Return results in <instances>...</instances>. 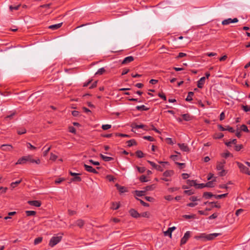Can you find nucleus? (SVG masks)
Masks as SVG:
<instances>
[{
    "instance_id": "nucleus-60",
    "label": "nucleus",
    "mask_w": 250,
    "mask_h": 250,
    "mask_svg": "<svg viewBox=\"0 0 250 250\" xmlns=\"http://www.w3.org/2000/svg\"><path fill=\"white\" fill-rule=\"evenodd\" d=\"M184 193L188 195H192L193 194V191H192V189H189V190H185L184 191Z\"/></svg>"
},
{
    "instance_id": "nucleus-28",
    "label": "nucleus",
    "mask_w": 250,
    "mask_h": 250,
    "mask_svg": "<svg viewBox=\"0 0 250 250\" xmlns=\"http://www.w3.org/2000/svg\"><path fill=\"white\" fill-rule=\"evenodd\" d=\"M120 205L119 203L113 202L112 204L111 208L113 210H116L120 208Z\"/></svg>"
},
{
    "instance_id": "nucleus-57",
    "label": "nucleus",
    "mask_w": 250,
    "mask_h": 250,
    "mask_svg": "<svg viewBox=\"0 0 250 250\" xmlns=\"http://www.w3.org/2000/svg\"><path fill=\"white\" fill-rule=\"evenodd\" d=\"M158 96L159 97L163 99L165 101H166L167 100L166 96H165V94L163 93H159L158 94Z\"/></svg>"
},
{
    "instance_id": "nucleus-25",
    "label": "nucleus",
    "mask_w": 250,
    "mask_h": 250,
    "mask_svg": "<svg viewBox=\"0 0 250 250\" xmlns=\"http://www.w3.org/2000/svg\"><path fill=\"white\" fill-rule=\"evenodd\" d=\"M208 204L210 205L211 207H215L217 208H220L221 207L220 205H216V203L213 202H204L205 205H207Z\"/></svg>"
},
{
    "instance_id": "nucleus-21",
    "label": "nucleus",
    "mask_w": 250,
    "mask_h": 250,
    "mask_svg": "<svg viewBox=\"0 0 250 250\" xmlns=\"http://www.w3.org/2000/svg\"><path fill=\"white\" fill-rule=\"evenodd\" d=\"M129 213L133 217L138 218L140 216L139 213L134 209H131L129 210Z\"/></svg>"
},
{
    "instance_id": "nucleus-58",
    "label": "nucleus",
    "mask_w": 250,
    "mask_h": 250,
    "mask_svg": "<svg viewBox=\"0 0 250 250\" xmlns=\"http://www.w3.org/2000/svg\"><path fill=\"white\" fill-rule=\"evenodd\" d=\"M164 167H163L162 166L157 165L156 169L160 171H163L164 170Z\"/></svg>"
},
{
    "instance_id": "nucleus-42",
    "label": "nucleus",
    "mask_w": 250,
    "mask_h": 250,
    "mask_svg": "<svg viewBox=\"0 0 250 250\" xmlns=\"http://www.w3.org/2000/svg\"><path fill=\"white\" fill-rule=\"evenodd\" d=\"M7 189L8 188L6 187H0V194L6 193Z\"/></svg>"
},
{
    "instance_id": "nucleus-5",
    "label": "nucleus",
    "mask_w": 250,
    "mask_h": 250,
    "mask_svg": "<svg viewBox=\"0 0 250 250\" xmlns=\"http://www.w3.org/2000/svg\"><path fill=\"white\" fill-rule=\"evenodd\" d=\"M236 164L241 172L250 175V171L247 167L244 166L243 164L238 162H237Z\"/></svg>"
},
{
    "instance_id": "nucleus-52",
    "label": "nucleus",
    "mask_w": 250,
    "mask_h": 250,
    "mask_svg": "<svg viewBox=\"0 0 250 250\" xmlns=\"http://www.w3.org/2000/svg\"><path fill=\"white\" fill-rule=\"evenodd\" d=\"M64 178H59L57 179H56L55 181V183L56 184H60V183H61L62 181H64Z\"/></svg>"
},
{
    "instance_id": "nucleus-9",
    "label": "nucleus",
    "mask_w": 250,
    "mask_h": 250,
    "mask_svg": "<svg viewBox=\"0 0 250 250\" xmlns=\"http://www.w3.org/2000/svg\"><path fill=\"white\" fill-rule=\"evenodd\" d=\"M220 235V234L218 233H211V234H204V240L205 239H206L207 240H212L214 238H215L216 237H217Z\"/></svg>"
},
{
    "instance_id": "nucleus-6",
    "label": "nucleus",
    "mask_w": 250,
    "mask_h": 250,
    "mask_svg": "<svg viewBox=\"0 0 250 250\" xmlns=\"http://www.w3.org/2000/svg\"><path fill=\"white\" fill-rule=\"evenodd\" d=\"M131 127L132 128L131 131L133 132H135L136 129H138L139 128H142L144 130H148V127L146 125H143V124L138 125L136 124H133L131 125Z\"/></svg>"
},
{
    "instance_id": "nucleus-41",
    "label": "nucleus",
    "mask_w": 250,
    "mask_h": 250,
    "mask_svg": "<svg viewBox=\"0 0 250 250\" xmlns=\"http://www.w3.org/2000/svg\"><path fill=\"white\" fill-rule=\"evenodd\" d=\"M240 129L242 131H244V132H249V130L247 127V126L245 125H242L241 126H240Z\"/></svg>"
},
{
    "instance_id": "nucleus-43",
    "label": "nucleus",
    "mask_w": 250,
    "mask_h": 250,
    "mask_svg": "<svg viewBox=\"0 0 250 250\" xmlns=\"http://www.w3.org/2000/svg\"><path fill=\"white\" fill-rule=\"evenodd\" d=\"M155 187L154 185H151L150 186H147L145 187V189L146 191L152 190Z\"/></svg>"
},
{
    "instance_id": "nucleus-32",
    "label": "nucleus",
    "mask_w": 250,
    "mask_h": 250,
    "mask_svg": "<svg viewBox=\"0 0 250 250\" xmlns=\"http://www.w3.org/2000/svg\"><path fill=\"white\" fill-rule=\"evenodd\" d=\"M237 143L236 139H233L229 142L225 143L226 145L228 146H230L232 144L236 145Z\"/></svg>"
},
{
    "instance_id": "nucleus-2",
    "label": "nucleus",
    "mask_w": 250,
    "mask_h": 250,
    "mask_svg": "<svg viewBox=\"0 0 250 250\" xmlns=\"http://www.w3.org/2000/svg\"><path fill=\"white\" fill-rule=\"evenodd\" d=\"M62 233H59L57 235L53 236L49 241V246L53 247L59 243L62 239Z\"/></svg>"
},
{
    "instance_id": "nucleus-61",
    "label": "nucleus",
    "mask_w": 250,
    "mask_h": 250,
    "mask_svg": "<svg viewBox=\"0 0 250 250\" xmlns=\"http://www.w3.org/2000/svg\"><path fill=\"white\" fill-rule=\"evenodd\" d=\"M235 150L237 151H238L241 150V149L242 148L243 146L241 145H237L236 144L235 145Z\"/></svg>"
},
{
    "instance_id": "nucleus-47",
    "label": "nucleus",
    "mask_w": 250,
    "mask_h": 250,
    "mask_svg": "<svg viewBox=\"0 0 250 250\" xmlns=\"http://www.w3.org/2000/svg\"><path fill=\"white\" fill-rule=\"evenodd\" d=\"M57 158L58 156L56 155L53 154V153H51L49 159L50 160L54 161L57 159Z\"/></svg>"
},
{
    "instance_id": "nucleus-37",
    "label": "nucleus",
    "mask_w": 250,
    "mask_h": 250,
    "mask_svg": "<svg viewBox=\"0 0 250 250\" xmlns=\"http://www.w3.org/2000/svg\"><path fill=\"white\" fill-rule=\"evenodd\" d=\"M20 6H21L20 4L17 5L16 6L10 5L9 6V9L11 11H13L14 10H17L19 9Z\"/></svg>"
},
{
    "instance_id": "nucleus-54",
    "label": "nucleus",
    "mask_w": 250,
    "mask_h": 250,
    "mask_svg": "<svg viewBox=\"0 0 250 250\" xmlns=\"http://www.w3.org/2000/svg\"><path fill=\"white\" fill-rule=\"evenodd\" d=\"M116 136L122 137H130L129 135L122 133H116Z\"/></svg>"
},
{
    "instance_id": "nucleus-22",
    "label": "nucleus",
    "mask_w": 250,
    "mask_h": 250,
    "mask_svg": "<svg viewBox=\"0 0 250 250\" xmlns=\"http://www.w3.org/2000/svg\"><path fill=\"white\" fill-rule=\"evenodd\" d=\"M62 23L61 22V23H59L58 24L51 25L48 27V28H49L51 30H55L58 29L59 28H60L62 26Z\"/></svg>"
},
{
    "instance_id": "nucleus-10",
    "label": "nucleus",
    "mask_w": 250,
    "mask_h": 250,
    "mask_svg": "<svg viewBox=\"0 0 250 250\" xmlns=\"http://www.w3.org/2000/svg\"><path fill=\"white\" fill-rule=\"evenodd\" d=\"M69 174L72 176H74V177L72 179V181H77V182H80L82 180L81 178L79 176V175L81 174L80 173L72 172V171H69Z\"/></svg>"
},
{
    "instance_id": "nucleus-13",
    "label": "nucleus",
    "mask_w": 250,
    "mask_h": 250,
    "mask_svg": "<svg viewBox=\"0 0 250 250\" xmlns=\"http://www.w3.org/2000/svg\"><path fill=\"white\" fill-rule=\"evenodd\" d=\"M0 148L3 151H10L13 148V146L12 145H8V144H4L0 146Z\"/></svg>"
},
{
    "instance_id": "nucleus-34",
    "label": "nucleus",
    "mask_w": 250,
    "mask_h": 250,
    "mask_svg": "<svg viewBox=\"0 0 250 250\" xmlns=\"http://www.w3.org/2000/svg\"><path fill=\"white\" fill-rule=\"evenodd\" d=\"M198 87L202 88L203 87V77H201L198 82Z\"/></svg>"
},
{
    "instance_id": "nucleus-12",
    "label": "nucleus",
    "mask_w": 250,
    "mask_h": 250,
    "mask_svg": "<svg viewBox=\"0 0 250 250\" xmlns=\"http://www.w3.org/2000/svg\"><path fill=\"white\" fill-rule=\"evenodd\" d=\"M83 167H84L85 170L89 172H91L96 174L98 173L97 170L90 166L84 164L83 165Z\"/></svg>"
},
{
    "instance_id": "nucleus-40",
    "label": "nucleus",
    "mask_w": 250,
    "mask_h": 250,
    "mask_svg": "<svg viewBox=\"0 0 250 250\" xmlns=\"http://www.w3.org/2000/svg\"><path fill=\"white\" fill-rule=\"evenodd\" d=\"M26 132V130L24 128L19 129L17 130V133L19 135H22Z\"/></svg>"
},
{
    "instance_id": "nucleus-29",
    "label": "nucleus",
    "mask_w": 250,
    "mask_h": 250,
    "mask_svg": "<svg viewBox=\"0 0 250 250\" xmlns=\"http://www.w3.org/2000/svg\"><path fill=\"white\" fill-rule=\"evenodd\" d=\"M183 119L186 121H188L191 120V117L188 114H184L182 115Z\"/></svg>"
},
{
    "instance_id": "nucleus-17",
    "label": "nucleus",
    "mask_w": 250,
    "mask_h": 250,
    "mask_svg": "<svg viewBox=\"0 0 250 250\" xmlns=\"http://www.w3.org/2000/svg\"><path fill=\"white\" fill-rule=\"evenodd\" d=\"M176 229V227H171V228H169L167 230H166V231L164 232V235L165 236H169L170 237H171V233H172V232L175 230Z\"/></svg>"
},
{
    "instance_id": "nucleus-55",
    "label": "nucleus",
    "mask_w": 250,
    "mask_h": 250,
    "mask_svg": "<svg viewBox=\"0 0 250 250\" xmlns=\"http://www.w3.org/2000/svg\"><path fill=\"white\" fill-rule=\"evenodd\" d=\"M137 200H138L140 203L144 207H148L149 206V204L148 203H146V202H145L144 201H143L141 199H139L138 198H137Z\"/></svg>"
},
{
    "instance_id": "nucleus-38",
    "label": "nucleus",
    "mask_w": 250,
    "mask_h": 250,
    "mask_svg": "<svg viewBox=\"0 0 250 250\" xmlns=\"http://www.w3.org/2000/svg\"><path fill=\"white\" fill-rule=\"evenodd\" d=\"M136 154L137 157L139 158H143L144 156L143 152L141 150H137L136 152Z\"/></svg>"
},
{
    "instance_id": "nucleus-14",
    "label": "nucleus",
    "mask_w": 250,
    "mask_h": 250,
    "mask_svg": "<svg viewBox=\"0 0 250 250\" xmlns=\"http://www.w3.org/2000/svg\"><path fill=\"white\" fill-rule=\"evenodd\" d=\"M28 204L36 207H40L41 205V202L38 200L29 201H28Z\"/></svg>"
},
{
    "instance_id": "nucleus-49",
    "label": "nucleus",
    "mask_w": 250,
    "mask_h": 250,
    "mask_svg": "<svg viewBox=\"0 0 250 250\" xmlns=\"http://www.w3.org/2000/svg\"><path fill=\"white\" fill-rule=\"evenodd\" d=\"M27 147L28 149H31V150H34L36 149V147L33 145H32L30 143H27L26 144Z\"/></svg>"
},
{
    "instance_id": "nucleus-31",
    "label": "nucleus",
    "mask_w": 250,
    "mask_h": 250,
    "mask_svg": "<svg viewBox=\"0 0 250 250\" xmlns=\"http://www.w3.org/2000/svg\"><path fill=\"white\" fill-rule=\"evenodd\" d=\"M214 195L210 192H204V198L209 199L212 197H214Z\"/></svg>"
},
{
    "instance_id": "nucleus-48",
    "label": "nucleus",
    "mask_w": 250,
    "mask_h": 250,
    "mask_svg": "<svg viewBox=\"0 0 250 250\" xmlns=\"http://www.w3.org/2000/svg\"><path fill=\"white\" fill-rule=\"evenodd\" d=\"M139 180L141 182H146L147 181L146 177L144 175L140 176Z\"/></svg>"
},
{
    "instance_id": "nucleus-16",
    "label": "nucleus",
    "mask_w": 250,
    "mask_h": 250,
    "mask_svg": "<svg viewBox=\"0 0 250 250\" xmlns=\"http://www.w3.org/2000/svg\"><path fill=\"white\" fill-rule=\"evenodd\" d=\"M84 223H85V222L83 220L78 219L75 222L74 225H71L70 226V227H71L73 225H75V226H77L79 227L80 228H82L84 226Z\"/></svg>"
},
{
    "instance_id": "nucleus-19",
    "label": "nucleus",
    "mask_w": 250,
    "mask_h": 250,
    "mask_svg": "<svg viewBox=\"0 0 250 250\" xmlns=\"http://www.w3.org/2000/svg\"><path fill=\"white\" fill-rule=\"evenodd\" d=\"M174 172L172 170H168L165 171L163 175L164 177H170L173 175Z\"/></svg>"
},
{
    "instance_id": "nucleus-8",
    "label": "nucleus",
    "mask_w": 250,
    "mask_h": 250,
    "mask_svg": "<svg viewBox=\"0 0 250 250\" xmlns=\"http://www.w3.org/2000/svg\"><path fill=\"white\" fill-rule=\"evenodd\" d=\"M238 21V20L236 18H235L233 19H232L231 18H228L227 19H225V20H223L222 21V24L223 25H229L230 23H236Z\"/></svg>"
},
{
    "instance_id": "nucleus-51",
    "label": "nucleus",
    "mask_w": 250,
    "mask_h": 250,
    "mask_svg": "<svg viewBox=\"0 0 250 250\" xmlns=\"http://www.w3.org/2000/svg\"><path fill=\"white\" fill-rule=\"evenodd\" d=\"M111 127V125H103L102 126V128L103 130H106Z\"/></svg>"
},
{
    "instance_id": "nucleus-30",
    "label": "nucleus",
    "mask_w": 250,
    "mask_h": 250,
    "mask_svg": "<svg viewBox=\"0 0 250 250\" xmlns=\"http://www.w3.org/2000/svg\"><path fill=\"white\" fill-rule=\"evenodd\" d=\"M128 146L130 147L134 145H136L137 143L135 140H130L126 142Z\"/></svg>"
},
{
    "instance_id": "nucleus-18",
    "label": "nucleus",
    "mask_w": 250,
    "mask_h": 250,
    "mask_svg": "<svg viewBox=\"0 0 250 250\" xmlns=\"http://www.w3.org/2000/svg\"><path fill=\"white\" fill-rule=\"evenodd\" d=\"M178 146L183 151L188 152L189 151L188 145L186 144H178Z\"/></svg>"
},
{
    "instance_id": "nucleus-62",
    "label": "nucleus",
    "mask_w": 250,
    "mask_h": 250,
    "mask_svg": "<svg viewBox=\"0 0 250 250\" xmlns=\"http://www.w3.org/2000/svg\"><path fill=\"white\" fill-rule=\"evenodd\" d=\"M50 149H51V146H49L44 151V152L43 153V156H46L47 155V154H48V152L49 151V150H50Z\"/></svg>"
},
{
    "instance_id": "nucleus-53",
    "label": "nucleus",
    "mask_w": 250,
    "mask_h": 250,
    "mask_svg": "<svg viewBox=\"0 0 250 250\" xmlns=\"http://www.w3.org/2000/svg\"><path fill=\"white\" fill-rule=\"evenodd\" d=\"M242 107L243 110L245 112L250 111V106H248L247 105H242Z\"/></svg>"
},
{
    "instance_id": "nucleus-4",
    "label": "nucleus",
    "mask_w": 250,
    "mask_h": 250,
    "mask_svg": "<svg viewBox=\"0 0 250 250\" xmlns=\"http://www.w3.org/2000/svg\"><path fill=\"white\" fill-rule=\"evenodd\" d=\"M225 163L226 161L225 160H223L222 161L218 162L217 163L216 169L218 171H220L219 175L221 176H223L226 175V172H225V170L224 169V167Z\"/></svg>"
},
{
    "instance_id": "nucleus-7",
    "label": "nucleus",
    "mask_w": 250,
    "mask_h": 250,
    "mask_svg": "<svg viewBox=\"0 0 250 250\" xmlns=\"http://www.w3.org/2000/svg\"><path fill=\"white\" fill-rule=\"evenodd\" d=\"M187 183L189 186H194L196 188H203V184H197L196 183L195 181L194 180H188L187 181Z\"/></svg>"
},
{
    "instance_id": "nucleus-35",
    "label": "nucleus",
    "mask_w": 250,
    "mask_h": 250,
    "mask_svg": "<svg viewBox=\"0 0 250 250\" xmlns=\"http://www.w3.org/2000/svg\"><path fill=\"white\" fill-rule=\"evenodd\" d=\"M146 191L145 190H136V194L138 196H142L145 195Z\"/></svg>"
},
{
    "instance_id": "nucleus-64",
    "label": "nucleus",
    "mask_w": 250,
    "mask_h": 250,
    "mask_svg": "<svg viewBox=\"0 0 250 250\" xmlns=\"http://www.w3.org/2000/svg\"><path fill=\"white\" fill-rule=\"evenodd\" d=\"M147 162L154 168L156 169L157 167V164H156L155 163L151 162L150 161L148 160Z\"/></svg>"
},
{
    "instance_id": "nucleus-50",
    "label": "nucleus",
    "mask_w": 250,
    "mask_h": 250,
    "mask_svg": "<svg viewBox=\"0 0 250 250\" xmlns=\"http://www.w3.org/2000/svg\"><path fill=\"white\" fill-rule=\"evenodd\" d=\"M195 215H184L183 217L186 219H190L195 218Z\"/></svg>"
},
{
    "instance_id": "nucleus-24",
    "label": "nucleus",
    "mask_w": 250,
    "mask_h": 250,
    "mask_svg": "<svg viewBox=\"0 0 250 250\" xmlns=\"http://www.w3.org/2000/svg\"><path fill=\"white\" fill-rule=\"evenodd\" d=\"M100 157L105 162H109L113 160V158L112 157L106 156L102 154H100Z\"/></svg>"
},
{
    "instance_id": "nucleus-11",
    "label": "nucleus",
    "mask_w": 250,
    "mask_h": 250,
    "mask_svg": "<svg viewBox=\"0 0 250 250\" xmlns=\"http://www.w3.org/2000/svg\"><path fill=\"white\" fill-rule=\"evenodd\" d=\"M190 231H187L185 233L183 237L181 240V245H184L186 243L190 237Z\"/></svg>"
},
{
    "instance_id": "nucleus-63",
    "label": "nucleus",
    "mask_w": 250,
    "mask_h": 250,
    "mask_svg": "<svg viewBox=\"0 0 250 250\" xmlns=\"http://www.w3.org/2000/svg\"><path fill=\"white\" fill-rule=\"evenodd\" d=\"M230 155V153L229 152H227L222 154V156L224 158H227Z\"/></svg>"
},
{
    "instance_id": "nucleus-59",
    "label": "nucleus",
    "mask_w": 250,
    "mask_h": 250,
    "mask_svg": "<svg viewBox=\"0 0 250 250\" xmlns=\"http://www.w3.org/2000/svg\"><path fill=\"white\" fill-rule=\"evenodd\" d=\"M88 162H89L90 163H91V164H93V165H95V166H99V165H100L99 162H97V161H93V160H92V159L89 160L88 161Z\"/></svg>"
},
{
    "instance_id": "nucleus-3",
    "label": "nucleus",
    "mask_w": 250,
    "mask_h": 250,
    "mask_svg": "<svg viewBox=\"0 0 250 250\" xmlns=\"http://www.w3.org/2000/svg\"><path fill=\"white\" fill-rule=\"evenodd\" d=\"M216 177L214 176V175L209 173L208 176V180H210V181L207 182L206 184H204V188H212L215 186Z\"/></svg>"
},
{
    "instance_id": "nucleus-45",
    "label": "nucleus",
    "mask_w": 250,
    "mask_h": 250,
    "mask_svg": "<svg viewBox=\"0 0 250 250\" xmlns=\"http://www.w3.org/2000/svg\"><path fill=\"white\" fill-rule=\"evenodd\" d=\"M105 72V69L104 68H101L98 69L97 72L96 73V75H102Z\"/></svg>"
},
{
    "instance_id": "nucleus-36",
    "label": "nucleus",
    "mask_w": 250,
    "mask_h": 250,
    "mask_svg": "<svg viewBox=\"0 0 250 250\" xmlns=\"http://www.w3.org/2000/svg\"><path fill=\"white\" fill-rule=\"evenodd\" d=\"M136 168H137L138 172L140 173H143L146 171V168L145 167H140L138 166H136Z\"/></svg>"
},
{
    "instance_id": "nucleus-23",
    "label": "nucleus",
    "mask_w": 250,
    "mask_h": 250,
    "mask_svg": "<svg viewBox=\"0 0 250 250\" xmlns=\"http://www.w3.org/2000/svg\"><path fill=\"white\" fill-rule=\"evenodd\" d=\"M22 181V180L21 179L20 180L14 182H12L10 184V188L11 189H13L15 187H16L19 184H20Z\"/></svg>"
},
{
    "instance_id": "nucleus-56",
    "label": "nucleus",
    "mask_w": 250,
    "mask_h": 250,
    "mask_svg": "<svg viewBox=\"0 0 250 250\" xmlns=\"http://www.w3.org/2000/svg\"><path fill=\"white\" fill-rule=\"evenodd\" d=\"M218 216V213H214L213 214H212L211 215H210V216L208 217V219H215Z\"/></svg>"
},
{
    "instance_id": "nucleus-44",
    "label": "nucleus",
    "mask_w": 250,
    "mask_h": 250,
    "mask_svg": "<svg viewBox=\"0 0 250 250\" xmlns=\"http://www.w3.org/2000/svg\"><path fill=\"white\" fill-rule=\"evenodd\" d=\"M227 194H228V193H225V194H220V195H214V198L217 199H221V198L226 197Z\"/></svg>"
},
{
    "instance_id": "nucleus-15",
    "label": "nucleus",
    "mask_w": 250,
    "mask_h": 250,
    "mask_svg": "<svg viewBox=\"0 0 250 250\" xmlns=\"http://www.w3.org/2000/svg\"><path fill=\"white\" fill-rule=\"evenodd\" d=\"M134 60V57L130 56L125 57L122 62V64H127Z\"/></svg>"
},
{
    "instance_id": "nucleus-27",
    "label": "nucleus",
    "mask_w": 250,
    "mask_h": 250,
    "mask_svg": "<svg viewBox=\"0 0 250 250\" xmlns=\"http://www.w3.org/2000/svg\"><path fill=\"white\" fill-rule=\"evenodd\" d=\"M194 93L193 92H189L188 93V96L186 98V101L187 102H190L192 100V97L194 95Z\"/></svg>"
},
{
    "instance_id": "nucleus-39",
    "label": "nucleus",
    "mask_w": 250,
    "mask_h": 250,
    "mask_svg": "<svg viewBox=\"0 0 250 250\" xmlns=\"http://www.w3.org/2000/svg\"><path fill=\"white\" fill-rule=\"evenodd\" d=\"M42 237H37L34 240V245L39 244L42 241Z\"/></svg>"
},
{
    "instance_id": "nucleus-33",
    "label": "nucleus",
    "mask_w": 250,
    "mask_h": 250,
    "mask_svg": "<svg viewBox=\"0 0 250 250\" xmlns=\"http://www.w3.org/2000/svg\"><path fill=\"white\" fill-rule=\"evenodd\" d=\"M25 213L27 216H34L36 214V212L35 211L33 210H26L25 211Z\"/></svg>"
},
{
    "instance_id": "nucleus-20",
    "label": "nucleus",
    "mask_w": 250,
    "mask_h": 250,
    "mask_svg": "<svg viewBox=\"0 0 250 250\" xmlns=\"http://www.w3.org/2000/svg\"><path fill=\"white\" fill-rule=\"evenodd\" d=\"M115 186L117 187V188L118 189L119 191L121 193H124V192H125L127 191V188L125 187L121 186L119 185L118 184H116L115 185Z\"/></svg>"
},
{
    "instance_id": "nucleus-46",
    "label": "nucleus",
    "mask_w": 250,
    "mask_h": 250,
    "mask_svg": "<svg viewBox=\"0 0 250 250\" xmlns=\"http://www.w3.org/2000/svg\"><path fill=\"white\" fill-rule=\"evenodd\" d=\"M143 138L145 140H148L150 142H153L154 141V138H153L152 137L150 136H145L143 137Z\"/></svg>"
},
{
    "instance_id": "nucleus-26",
    "label": "nucleus",
    "mask_w": 250,
    "mask_h": 250,
    "mask_svg": "<svg viewBox=\"0 0 250 250\" xmlns=\"http://www.w3.org/2000/svg\"><path fill=\"white\" fill-rule=\"evenodd\" d=\"M136 109L140 111H147L149 109L148 108H147L144 105H138L136 107Z\"/></svg>"
},
{
    "instance_id": "nucleus-1",
    "label": "nucleus",
    "mask_w": 250,
    "mask_h": 250,
    "mask_svg": "<svg viewBox=\"0 0 250 250\" xmlns=\"http://www.w3.org/2000/svg\"><path fill=\"white\" fill-rule=\"evenodd\" d=\"M27 162L36 163V164L39 165L41 163V160L39 158L34 159H33L32 155H28L23 156L19 159L18 161L16 162V165L24 164Z\"/></svg>"
}]
</instances>
